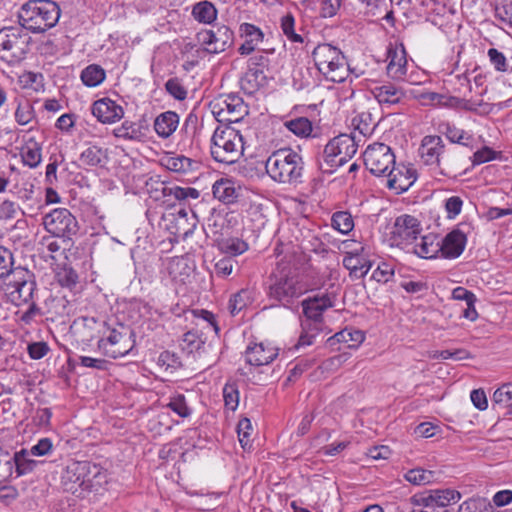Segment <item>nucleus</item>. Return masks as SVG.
I'll return each instance as SVG.
<instances>
[{
    "instance_id": "nucleus-1",
    "label": "nucleus",
    "mask_w": 512,
    "mask_h": 512,
    "mask_svg": "<svg viewBox=\"0 0 512 512\" xmlns=\"http://www.w3.org/2000/svg\"><path fill=\"white\" fill-rule=\"evenodd\" d=\"M284 252L267 279L265 292L272 306L290 308L307 291L303 274L308 269L309 256L293 247Z\"/></svg>"
},
{
    "instance_id": "nucleus-2",
    "label": "nucleus",
    "mask_w": 512,
    "mask_h": 512,
    "mask_svg": "<svg viewBox=\"0 0 512 512\" xmlns=\"http://www.w3.org/2000/svg\"><path fill=\"white\" fill-rule=\"evenodd\" d=\"M265 169L274 182L297 185L302 182L304 173L303 157L292 148H281L267 158Z\"/></svg>"
},
{
    "instance_id": "nucleus-3",
    "label": "nucleus",
    "mask_w": 512,
    "mask_h": 512,
    "mask_svg": "<svg viewBox=\"0 0 512 512\" xmlns=\"http://www.w3.org/2000/svg\"><path fill=\"white\" fill-rule=\"evenodd\" d=\"M61 16L59 5L53 0H28L19 11L18 19L27 31L44 33L58 23Z\"/></svg>"
},
{
    "instance_id": "nucleus-4",
    "label": "nucleus",
    "mask_w": 512,
    "mask_h": 512,
    "mask_svg": "<svg viewBox=\"0 0 512 512\" xmlns=\"http://www.w3.org/2000/svg\"><path fill=\"white\" fill-rule=\"evenodd\" d=\"M244 151L243 136L231 125L219 126L210 140V153L214 161L231 165L236 163Z\"/></svg>"
},
{
    "instance_id": "nucleus-5",
    "label": "nucleus",
    "mask_w": 512,
    "mask_h": 512,
    "mask_svg": "<svg viewBox=\"0 0 512 512\" xmlns=\"http://www.w3.org/2000/svg\"><path fill=\"white\" fill-rule=\"evenodd\" d=\"M312 58L318 71L329 81L343 82L349 68L343 52L330 43L318 44L312 51Z\"/></svg>"
},
{
    "instance_id": "nucleus-6",
    "label": "nucleus",
    "mask_w": 512,
    "mask_h": 512,
    "mask_svg": "<svg viewBox=\"0 0 512 512\" xmlns=\"http://www.w3.org/2000/svg\"><path fill=\"white\" fill-rule=\"evenodd\" d=\"M97 346L107 357H124L135 346V333L130 326L123 323H117L114 327L107 326Z\"/></svg>"
},
{
    "instance_id": "nucleus-7",
    "label": "nucleus",
    "mask_w": 512,
    "mask_h": 512,
    "mask_svg": "<svg viewBox=\"0 0 512 512\" xmlns=\"http://www.w3.org/2000/svg\"><path fill=\"white\" fill-rule=\"evenodd\" d=\"M31 37L22 26L0 29V59L10 65L23 60L29 51Z\"/></svg>"
},
{
    "instance_id": "nucleus-8",
    "label": "nucleus",
    "mask_w": 512,
    "mask_h": 512,
    "mask_svg": "<svg viewBox=\"0 0 512 512\" xmlns=\"http://www.w3.org/2000/svg\"><path fill=\"white\" fill-rule=\"evenodd\" d=\"M358 149L355 133L340 134L331 139L324 147L323 161L329 167L326 172L332 173L353 158Z\"/></svg>"
},
{
    "instance_id": "nucleus-9",
    "label": "nucleus",
    "mask_w": 512,
    "mask_h": 512,
    "mask_svg": "<svg viewBox=\"0 0 512 512\" xmlns=\"http://www.w3.org/2000/svg\"><path fill=\"white\" fill-rule=\"evenodd\" d=\"M146 192L155 201L170 202L172 199L185 202L190 199H198L200 192L193 187H181L168 185L159 177H150L145 183Z\"/></svg>"
},
{
    "instance_id": "nucleus-10",
    "label": "nucleus",
    "mask_w": 512,
    "mask_h": 512,
    "mask_svg": "<svg viewBox=\"0 0 512 512\" xmlns=\"http://www.w3.org/2000/svg\"><path fill=\"white\" fill-rule=\"evenodd\" d=\"M210 108L218 122L228 125L238 123L248 114L243 99L235 94L219 96L210 103Z\"/></svg>"
},
{
    "instance_id": "nucleus-11",
    "label": "nucleus",
    "mask_w": 512,
    "mask_h": 512,
    "mask_svg": "<svg viewBox=\"0 0 512 512\" xmlns=\"http://www.w3.org/2000/svg\"><path fill=\"white\" fill-rule=\"evenodd\" d=\"M363 161L371 174L386 176L391 167L395 165V155L388 145L375 142L368 145L364 151Z\"/></svg>"
},
{
    "instance_id": "nucleus-12",
    "label": "nucleus",
    "mask_w": 512,
    "mask_h": 512,
    "mask_svg": "<svg viewBox=\"0 0 512 512\" xmlns=\"http://www.w3.org/2000/svg\"><path fill=\"white\" fill-rule=\"evenodd\" d=\"M233 31L221 25L216 30H203L197 34L198 41L205 46L209 53H220L229 48L233 43Z\"/></svg>"
},
{
    "instance_id": "nucleus-13",
    "label": "nucleus",
    "mask_w": 512,
    "mask_h": 512,
    "mask_svg": "<svg viewBox=\"0 0 512 512\" xmlns=\"http://www.w3.org/2000/svg\"><path fill=\"white\" fill-rule=\"evenodd\" d=\"M89 468V461H71L61 476L64 490L80 497L85 473H91Z\"/></svg>"
},
{
    "instance_id": "nucleus-14",
    "label": "nucleus",
    "mask_w": 512,
    "mask_h": 512,
    "mask_svg": "<svg viewBox=\"0 0 512 512\" xmlns=\"http://www.w3.org/2000/svg\"><path fill=\"white\" fill-rule=\"evenodd\" d=\"M444 151V141L441 136L438 135L424 136L418 149L422 163L435 168L440 167V161Z\"/></svg>"
},
{
    "instance_id": "nucleus-15",
    "label": "nucleus",
    "mask_w": 512,
    "mask_h": 512,
    "mask_svg": "<svg viewBox=\"0 0 512 512\" xmlns=\"http://www.w3.org/2000/svg\"><path fill=\"white\" fill-rule=\"evenodd\" d=\"M387 186L400 194L407 191L416 181V170L411 165L400 163L393 165L386 174Z\"/></svg>"
},
{
    "instance_id": "nucleus-16",
    "label": "nucleus",
    "mask_w": 512,
    "mask_h": 512,
    "mask_svg": "<svg viewBox=\"0 0 512 512\" xmlns=\"http://www.w3.org/2000/svg\"><path fill=\"white\" fill-rule=\"evenodd\" d=\"M14 281L9 285L13 287L11 295L14 300H19L22 303H29L33 300V295L36 290V282L33 275L25 269L14 270Z\"/></svg>"
},
{
    "instance_id": "nucleus-17",
    "label": "nucleus",
    "mask_w": 512,
    "mask_h": 512,
    "mask_svg": "<svg viewBox=\"0 0 512 512\" xmlns=\"http://www.w3.org/2000/svg\"><path fill=\"white\" fill-rule=\"evenodd\" d=\"M165 271L172 281L185 284L195 271V262L189 256L168 258L165 261Z\"/></svg>"
},
{
    "instance_id": "nucleus-18",
    "label": "nucleus",
    "mask_w": 512,
    "mask_h": 512,
    "mask_svg": "<svg viewBox=\"0 0 512 512\" xmlns=\"http://www.w3.org/2000/svg\"><path fill=\"white\" fill-rule=\"evenodd\" d=\"M333 306V299L328 294L315 295L302 301L303 313L305 318L303 320H310L315 323V326L322 327L323 319L322 314L328 308Z\"/></svg>"
},
{
    "instance_id": "nucleus-19",
    "label": "nucleus",
    "mask_w": 512,
    "mask_h": 512,
    "mask_svg": "<svg viewBox=\"0 0 512 512\" xmlns=\"http://www.w3.org/2000/svg\"><path fill=\"white\" fill-rule=\"evenodd\" d=\"M466 244V234L459 229H454L440 238V257L449 260L456 259L462 255Z\"/></svg>"
},
{
    "instance_id": "nucleus-20",
    "label": "nucleus",
    "mask_w": 512,
    "mask_h": 512,
    "mask_svg": "<svg viewBox=\"0 0 512 512\" xmlns=\"http://www.w3.org/2000/svg\"><path fill=\"white\" fill-rule=\"evenodd\" d=\"M387 75L394 80H402L407 73V56L403 45L389 46L386 56Z\"/></svg>"
},
{
    "instance_id": "nucleus-21",
    "label": "nucleus",
    "mask_w": 512,
    "mask_h": 512,
    "mask_svg": "<svg viewBox=\"0 0 512 512\" xmlns=\"http://www.w3.org/2000/svg\"><path fill=\"white\" fill-rule=\"evenodd\" d=\"M91 112L97 120L103 124H112L124 116L122 106L110 98L96 100L91 107Z\"/></svg>"
},
{
    "instance_id": "nucleus-22",
    "label": "nucleus",
    "mask_w": 512,
    "mask_h": 512,
    "mask_svg": "<svg viewBox=\"0 0 512 512\" xmlns=\"http://www.w3.org/2000/svg\"><path fill=\"white\" fill-rule=\"evenodd\" d=\"M368 89L381 106L395 105L405 98L404 90L391 82L372 83Z\"/></svg>"
},
{
    "instance_id": "nucleus-23",
    "label": "nucleus",
    "mask_w": 512,
    "mask_h": 512,
    "mask_svg": "<svg viewBox=\"0 0 512 512\" xmlns=\"http://www.w3.org/2000/svg\"><path fill=\"white\" fill-rule=\"evenodd\" d=\"M363 250L359 243L357 248L345 253L343 266L349 270L351 277L363 278L373 266V263L362 254Z\"/></svg>"
},
{
    "instance_id": "nucleus-24",
    "label": "nucleus",
    "mask_w": 512,
    "mask_h": 512,
    "mask_svg": "<svg viewBox=\"0 0 512 512\" xmlns=\"http://www.w3.org/2000/svg\"><path fill=\"white\" fill-rule=\"evenodd\" d=\"M277 356V348L262 342L248 345L244 352L245 362L254 367L268 365L274 361Z\"/></svg>"
},
{
    "instance_id": "nucleus-25",
    "label": "nucleus",
    "mask_w": 512,
    "mask_h": 512,
    "mask_svg": "<svg viewBox=\"0 0 512 512\" xmlns=\"http://www.w3.org/2000/svg\"><path fill=\"white\" fill-rule=\"evenodd\" d=\"M303 235L300 226H279L276 231V237L278 244L275 248V254L280 259L285 256L284 250H288V247L298 248L303 251V247L300 244V238Z\"/></svg>"
},
{
    "instance_id": "nucleus-26",
    "label": "nucleus",
    "mask_w": 512,
    "mask_h": 512,
    "mask_svg": "<svg viewBox=\"0 0 512 512\" xmlns=\"http://www.w3.org/2000/svg\"><path fill=\"white\" fill-rule=\"evenodd\" d=\"M364 340L365 334L363 331L353 327H346L328 338L326 345L333 350H340L341 347L337 346L340 344L345 345L347 348L356 349Z\"/></svg>"
},
{
    "instance_id": "nucleus-27",
    "label": "nucleus",
    "mask_w": 512,
    "mask_h": 512,
    "mask_svg": "<svg viewBox=\"0 0 512 512\" xmlns=\"http://www.w3.org/2000/svg\"><path fill=\"white\" fill-rule=\"evenodd\" d=\"M44 229L48 234L42 237L41 244L43 246H45L50 252H57L61 248L66 249V246L70 241V237L67 235V233L69 234L71 232L69 226H65V228L53 226V229L49 226H44Z\"/></svg>"
},
{
    "instance_id": "nucleus-28",
    "label": "nucleus",
    "mask_w": 512,
    "mask_h": 512,
    "mask_svg": "<svg viewBox=\"0 0 512 512\" xmlns=\"http://www.w3.org/2000/svg\"><path fill=\"white\" fill-rule=\"evenodd\" d=\"M414 252L421 258L433 259L440 256V238L437 234L429 233L418 237L414 244Z\"/></svg>"
},
{
    "instance_id": "nucleus-29",
    "label": "nucleus",
    "mask_w": 512,
    "mask_h": 512,
    "mask_svg": "<svg viewBox=\"0 0 512 512\" xmlns=\"http://www.w3.org/2000/svg\"><path fill=\"white\" fill-rule=\"evenodd\" d=\"M179 115L174 111L160 113L154 120L153 127L156 134L162 138H169L179 126Z\"/></svg>"
},
{
    "instance_id": "nucleus-30",
    "label": "nucleus",
    "mask_w": 512,
    "mask_h": 512,
    "mask_svg": "<svg viewBox=\"0 0 512 512\" xmlns=\"http://www.w3.org/2000/svg\"><path fill=\"white\" fill-rule=\"evenodd\" d=\"M32 455L27 449H21L12 453V470H14L15 477H21L32 473L42 462L36 461L31 458Z\"/></svg>"
},
{
    "instance_id": "nucleus-31",
    "label": "nucleus",
    "mask_w": 512,
    "mask_h": 512,
    "mask_svg": "<svg viewBox=\"0 0 512 512\" xmlns=\"http://www.w3.org/2000/svg\"><path fill=\"white\" fill-rule=\"evenodd\" d=\"M91 473H85L81 495L84 492H98L107 483V472L98 464L89 462Z\"/></svg>"
},
{
    "instance_id": "nucleus-32",
    "label": "nucleus",
    "mask_w": 512,
    "mask_h": 512,
    "mask_svg": "<svg viewBox=\"0 0 512 512\" xmlns=\"http://www.w3.org/2000/svg\"><path fill=\"white\" fill-rule=\"evenodd\" d=\"M16 105L14 111V119L18 125L26 126L29 124H37L36 112L33 103L25 97H16L14 99Z\"/></svg>"
},
{
    "instance_id": "nucleus-33",
    "label": "nucleus",
    "mask_w": 512,
    "mask_h": 512,
    "mask_svg": "<svg viewBox=\"0 0 512 512\" xmlns=\"http://www.w3.org/2000/svg\"><path fill=\"white\" fill-rule=\"evenodd\" d=\"M242 36L245 37L244 43L238 48V52L241 55H249L255 49L256 46L263 41L262 31L253 24L243 23L240 26Z\"/></svg>"
},
{
    "instance_id": "nucleus-34",
    "label": "nucleus",
    "mask_w": 512,
    "mask_h": 512,
    "mask_svg": "<svg viewBox=\"0 0 512 512\" xmlns=\"http://www.w3.org/2000/svg\"><path fill=\"white\" fill-rule=\"evenodd\" d=\"M429 504H432L436 509H441L442 512H447L446 507L450 504L457 503L461 494L453 489L434 490L429 496H422Z\"/></svg>"
},
{
    "instance_id": "nucleus-35",
    "label": "nucleus",
    "mask_w": 512,
    "mask_h": 512,
    "mask_svg": "<svg viewBox=\"0 0 512 512\" xmlns=\"http://www.w3.org/2000/svg\"><path fill=\"white\" fill-rule=\"evenodd\" d=\"M22 163L31 168H37L42 162V146L34 138H29L20 149Z\"/></svg>"
},
{
    "instance_id": "nucleus-36",
    "label": "nucleus",
    "mask_w": 512,
    "mask_h": 512,
    "mask_svg": "<svg viewBox=\"0 0 512 512\" xmlns=\"http://www.w3.org/2000/svg\"><path fill=\"white\" fill-rule=\"evenodd\" d=\"M266 82L264 71L260 68H248L240 79L241 89L249 95L254 94Z\"/></svg>"
},
{
    "instance_id": "nucleus-37",
    "label": "nucleus",
    "mask_w": 512,
    "mask_h": 512,
    "mask_svg": "<svg viewBox=\"0 0 512 512\" xmlns=\"http://www.w3.org/2000/svg\"><path fill=\"white\" fill-rule=\"evenodd\" d=\"M107 160V150L96 144H89L79 156L80 167H96Z\"/></svg>"
},
{
    "instance_id": "nucleus-38",
    "label": "nucleus",
    "mask_w": 512,
    "mask_h": 512,
    "mask_svg": "<svg viewBox=\"0 0 512 512\" xmlns=\"http://www.w3.org/2000/svg\"><path fill=\"white\" fill-rule=\"evenodd\" d=\"M389 226H386L388 228ZM390 234L392 244L396 246H403L408 244H415L418 240L419 230L416 226H390Z\"/></svg>"
},
{
    "instance_id": "nucleus-39",
    "label": "nucleus",
    "mask_w": 512,
    "mask_h": 512,
    "mask_svg": "<svg viewBox=\"0 0 512 512\" xmlns=\"http://www.w3.org/2000/svg\"><path fill=\"white\" fill-rule=\"evenodd\" d=\"M206 338L201 330L195 328L183 335L182 349L188 354L198 353L205 351Z\"/></svg>"
},
{
    "instance_id": "nucleus-40",
    "label": "nucleus",
    "mask_w": 512,
    "mask_h": 512,
    "mask_svg": "<svg viewBox=\"0 0 512 512\" xmlns=\"http://www.w3.org/2000/svg\"><path fill=\"white\" fill-rule=\"evenodd\" d=\"M213 196L223 203H233L237 192L232 181L228 179L217 180L212 186Z\"/></svg>"
},
{
    "instance_id": "nucleus-41",
    "label": "nucleus",
    "mask_w": 512,
    "mask_h": 512,
    "mask_svg": "<svg viewBox=\"0 0 512 512\" xmlns=\"http://www.w3.org/2000/svg\"><path fill=\"white\" fill-rule=\"evenodd\" d=\"M18 84L24 90L42 92L45 89L44 76L40 72L25 71L18 77Z\"/></svg>"
},
{
    "instance_id": "nucleus-42",
    "label": "nucleus",
    "mask_w": 512,
    "mask_h": 512,
    "mask_svg": "<svg viewBox=\"0 0 512 512\" xmlns=\"http://www.w3.org/2000/svg\"><path fill=\"white\" fill-rule=\"evenodd\" d=\"M192 16L203 24H212L217 19V9L209 1H200L192 8Z\"/></svg>"
},
{
    "instance_id": "nucleus-43",
    "label": "nucleus",
    "mask_w": 512,
    "mask_h": 512,
    "mask_svg": "<svg viewBox=\"0 0 512 512\" xmlns=\"http://www.w3.org/2000/svg\"><path fill=\"white\" fill-rule=\"evenodd\" d=\"M419 97L425 104L436 107H454L459 102L456 97L431 91L423 92Z\"/></svg>"
},
{
    "instance_id": "nucleus-44",
    "label": "nucleus",
    "mask_w": 512,
    "mask_h": 512,
    "mask_svg": "<svg viewBox=\"0 0 512 512\" xmlns=\"http://www.w3.org/2000/svg\"><path fill=\"white\" fill-rule=\"evenodd\" d=\"M284 126L295 136L308 138L313 131L312 122L306 117H297L284 122Z\"/></svg>"
},
{
    "instance_id": "nucleus-45",
    "label": "nucleus",
    "mask_w": 512,
    "mask_h": 512,
    "mask_svg": "<svg viewBox=\"0 0 512 512\" xmlns=\"http://www.w3.org/2000/svg\"><path fill=\"white\" fill-rule=\"evenodd\" d=\"M404 478L413 485H427L436 480L437 473L432 470H425L418 467L408 470L404 474Z\"/></svg>"
},
{
    "instance_id": "nucleus-46",
    "label": "nucleus",
    "mask_w": 512,
    "mask_h": 512,
    "mask_svg": "<svg viewBox=\"0 0 512 512\" xmlns=\"http://www.w3.org/2000/svg\"><path fill=\"white\" fill-rule=\"evenodd\" d=\"M493 408L496 410H505L507 412L512 403V383L503 384L493 393Z\"/></svg>"
},
{
    "instance_id": "nucleus-47",
    "label": "nucleus",
    "mask_w": 512,
    "mask_h": 512,
    "mask_svg": "<svg viewBox=\"0 0 512 512\" xmlns=\"http://www.w3.org/2000/svg\"><path fill=\"white\" fill-rule=\"evenodd\" d=\"M302 333L296 344V349L300 347L310 346L314 343L316 336L322 330V327L315 326L314 322L310 320L301 321Z\"/></svg>"
},
{
    "instance_id": "nucleus-48",
    "label": "nucleus",
    "mask_w": 512,
    "mask_h": 512,
    "mask_svg": "<svg viewBox=\"0 0 512 512\" xmlns=\"http://www.w3.org/2000/svg\"><path fill=\"white\" fill-rule=\"evenodd\" d=\"M355 131L363 136L371 135L376 127V122L370 112H361L352 119Z\"/></svg>"
},
{
    "instance_id": "nucleus-49",
    "label": "nucleus",
    "mask_w": 512,
    "mask_h": 512,
    "mask_svg": "<svg viewBox=\"0 0 512 512\" xmlns=\"http://www.w3.org/2000/svg\"><path fill=\"white\" fill-rule=\"evenodd\" d=\"M395 265L391 262L380 261L371 274V280L379 284H387L394 279Z\"/></svg>"
},
{
    "instance_id": "nucleus-50",
    "label": "nucleus",
    "mask_w": 512,
    "mask_h": 512,
    "mask_svg": "<svg viewBox=\"0 0 512 512\" xmlns=\"http://www.w3.org/2000/svg\"><path fill=\"white\" fill-rule=\"evenodd\" d=\"M252 300V293L249 289H241L233 294L228 302V310L231 315H236L242 311Z\"/></svg>"
},
{
    "instance_id": "nucleus-51",
    "label": "nucleus",
    "mask_w": 512,
    "mask_h": 512,
    "mask_svg": "<svg viewBox=\"0 0 512 512\" xmlns=\"http://www.w3.org/2000/svg\"><path fill=\"white\" fill-rule=\"evenodd\" d=\"M105 79V71L98 65H89L81 73V80L88 87H96Z\"/></svg>"
},
{
    "instance_id": "nucleus-52",
    "label": "nucleus",
    "mask_w": 512,
    "mask_h": 512,
    "mask_svg": "<svg viewBox=\"0 0 512 512\" xmlns=\"http://www.w3.org/2000/svg\"><path fill=\"white\" fill-rule=\"evenodd\" d=\"M113 135L124 140H139L142 133L135 122L125 120L120 126L113 130Z\"/></svg>"
},
{
    "instance_id": "nucleus-53",
    "label": "nucleus",
    "mask_w": 512,
    "mask_h": 512,
    "mask_svg": "<svg viewBox=\"0 0 512 512\" xmlns=\"http://www.w3.org/2000/svg\"><path fill=\"white\" fill-rule=\"evenodd\" d=\"M195 162L183 155H176L166 159L165 166L173 171L178 173H187L193 169V165Z\"/></svg>"
},
{
    "instance_id": "nucleus-54",
    "label": "nucleus",
    "mask_w": 512,
    "mask_h": 512,
    "mask_svg": "<svg viewBox=\"0 0 512 512\" xmlns=\"http://www.w3.org/2000/svg\"><path fill=\"white\" fill-rule=\"evenodd\" d=\"M74 221L75 218L68 209L56 208L44 217L43 224H72Z\"/></svg>"
},
{
    "instance_id": "nucleus-55",
    "label": "nucleus",
    "mask_w": 512,
    "mask_h": 512,
    "mask_svg": "<svg viewBox=\"0 0 512 512\" xmlns=\"http://www.w3.org/2000/svg\"><path fill=\"white\" fill-rule=\"evenodd\" d=\"M444 134L447 139L452 143H457L461 145L467 146L469 142L472 140V135L467 131L456 127L455 125H451L449 123L445 124Z\"/></svg>"
},
{
    "instance_id": "nucleus-56",
    "label": "nucleus",
    "mask_w": 512,
    "mask_h": 512,
    "mask_svg": "<svg viewBox=\"0 0 512 512\" xmlns=\"http://www.w3.org/2000/svg\"><path fill=\"white\" fill-rule=\"evenodd\" d=\"M253 431V427L250 419L244 417L239 420L237 425V434L241 447L244 450L250 449L252 447L251 433Z\"/></svg>"
},
{
    "instance_id": "nucleus-57",
    "label": "nucleus",
    "mask_w": 512,
    "mask_h": 512,
    "mask_svg": "<svg viewBox=\"0 0 512 512\" xmlns=\"http://www.w3.org/2000/svg\"><path fill=\"white\" fill-rule=\"evenodd\" d=\"M224 405L227 409L235 411L239 405V390L236 382H227L223 387Z\"/></svg>"
},
{
    "instance_id": "nucleus-58",
    "label": "nucleus",
    "mask_w": 512,
    "mask_h": 512,
    "mask_svg": "<svg viewBox=\"0 0 512 512\" xmlns=\"http://www.w3.org/2000/svg\"><path fill=\"white\" fill-rule=\"evenodd\" d=\"M56 278L62 287L72 289L77 285L79 276L72 267L64 265L56 273Z\"/></svg>"
},
{
    "instance_id": "nucleus-59",
    "label": "nucleus",
    "mask_w": 512,
    "mask_h": 512,
    "mask_svg": "<svg viewBox=\"0 0 512 512\" xmlns=\"http://www.w3.org/2000/svg\"><path fill=\"white\" fill-rule=\"evenodd\" d=\"M12 453L0 448V484L9 481L13 475L12 470Z\"/></svg>"
},
{
    "instance_id": "nucleus-60",
    "label": "nucleus",
    "mask_w": 512,
    "mask_h": 512,
    "mask_svg": "<svg viewBox=\"0 0 512 512\" xmlns=\"http://www.w3.org/2000/svg\"><path fill=\"white\" fill-rule=\"evenodd\" d=\"M166 406L182 418H186L191 414V409L188 407L183 394L171 396Z\"/></svg>"
},
{
    "instance_id": "nucleus-61",
    "label": "nucleus",
    "mask_w": 512,
    "mask_h": 512,
    "mask_svg": "<svg viewBox=\"0 0 512 512\" xmlns=\"http://www.w3.org/2000/svg\"><path fill=\"white\" fill-rule=\"evenodd\" d=\"M295 19L292 14H287L281 19V29L283 34L291 41L295 43H302L303 37L297 34L294 30Z\"/></svg>"
},
{
    "instance_id": "nucleus-62",
    "label": "nucleus",
    "mask_w": 512,
    "mask_h": 512,
    "mask_svg": "<svg viewBox=\"0 0 512 512\" xmlns=\"http://www.w3.org/2000/svg\"><path fill=\"white\" fill-rule=\"evenodd\" d=\"M349 358L347 353H341L325 359L319 368L323 372L332 373L337 371Z\"/></svg>"
},
{
    "instance_id": "nucleus-63",
    "label": "nucleus",
    "mask_w": 512,
    "mask_h": 512,
    "mask_svg": "<svg viewBox=\"0 0 512 512\" xmlns=\"http://www.w3.org/2000/svg\"><path fill=\"white\" fill-rule=\"evenodd\" d=\"M495 16L512 28V0H503L495 8Z\"/></svg>"
},
{
    "instance_id": "nucleus-64",
    "label": "nucleus",
    "mask_w": 512,
    "mask_h": 512,
    "mask_svg": "<svg viewBox=\"0 0 512 512\" xmlns=\"http://www.w3.org/2000/svg\"><path fill=\"white\" fill-rule=\"evenodd\" d=\"M408 512H442L441 509H436L432 504L425 501L422 496H413L409 500Z\"/></svg>"
}]
</instances>
